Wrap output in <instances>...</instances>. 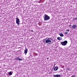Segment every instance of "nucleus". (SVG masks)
I'll return each mask as SVG.
<instances>
[{"label": "nucleus", "mask_w": 77, "mask_h": 77, "mask_svg": "<svg viewBox=\"0 0 77 77\" xmlns=\"http://www.w3.org/2000/svg\"><path fill=\"white\" fill-rule=\"evenodd\" d=\"M67 43H68V42L67 41H65L64 42H61V44L62 45L65 46L66 45Z\"/></svg>", "instance_id": "7ed1b4c3"}, {"label": "nucleus", "mask_w": 77, "mask_h": 77, "mask_svg": "<svg viewBox=\"0 0 77 77\" xmlns=\"http://www.w3.org/2000/svg\"><path fill=\"white\" fill-rule=\"evenodd\" d=\"M51 39V38H48V39H45V40H44V41L45 40V42L46 43H50V42H51V40H50V39Z\"/></svg>", "instance_id": "f03ea898"}, {"label": "nucleus", "mask_w": 77, "mask_h": 77, "mask_svg": "<svg viewBox=\"0 0 77 77\" xmlns=\"http://www.w3.org/2000/svg\"><path fill=\"white\" fill-rule=\"evenodd\" d=\"M9 74L10 75H11L12 74V73L11 72H10Z\"/></svg>", "instance_id": "f8f14e48"}, {"label": "nucleus", "mask_w": 77, "mask_h": 77, "mask_svg": "<svg viewBox=\"0 0 77 77\" xmlns=\"http://www.w3.org/2000/svg\"><path fill=\"white\" fill-rule=\"evenodd\" d=\"M75 20H77V17L76 18H75Z\"/></svg>", "instance_id": "f3484780"}, {"label": "nucleus", "mask_w": 77, "mask_h": 77, "mask_svg": "<svg viewBox=\"0 0 77 77\" xmlns=\"http://www.w3.org/2000/svg\"><path fill=\"white\" fill-rule=\"evenodd\" d=\"M51 40H53V39L51 38Z\"/></svg>", "instance_id": "4be33fe9"}, {"label": "nucleus", "mask_w": 77, "mask_h": 77, "mask_svg": "<svg viewBox=\"0 0 77 77\" xmlns=\"http://www.w3.org/2000/svg\"><path fill=\"white\" fill-rule=\"evenodd\" d=\"M57 69H58V67H56L54 68V71H57Z\"/></svg>", "instance_id": "9d476101"}, {"label": "nucleus", "mask_w": 77, "mask_h": 77, "mask_svg": "<svg viewBox=\"0 0 77 77\" xmlns=\"http://www.w3.org/2000/svg\"><path fill=\"white\" fill-rule=\"evenodd\" d=\"M57 39L59 40V41H60V40H62V38L61 37H58L57 38Z\"/></svg>", "instance_id": "0eeeda50"}, {"label": "nucleus", "mask_w": 77, "mask_h": 77, "mask_svg": "<svg viewBox=\"0 0 77 77\" xmlns=\"http://www.w3.org/2000/svg\"><path fill=\"white\" fill-rule=\"evenodd\" d=\"M27 51H28V49L26 48L25 50H24V53L25 54V55H26V54L27 53Z\"/></svg>", "instance_id": "423d86ee"}, {"label": "nucleus", "mask_w": 77, "mask_h": 77, "mask_svg": "<svg viewBox=\"0 0 77 77\" xmlns=\"http://www.w3.org/2000/svg\"><path fill=\"white\" fill-rule=\"evenodd\" d=\"M47 59H49V57Z\"/></svg>", "instance_id": "412c9836"}, {"label": "nucleus", "mask_w": 77, "mask_h": 77, "mask_svg": "<svg viewBox=\"0 0 77 77\" xmlns=\"http://www.w3.org/2000/svg\"><path fill=\"white\" fill-rule=\"evenodd\" d=\"M76 77V76H75V75H73L71 77Z\"/></svg>", "instance_id": "4468645a"}, {"label": "nucleus", "mask_w": 77, "mask_h": 77, "mask_svg": "<svg viewBox=\"0 0 77 77\" xmlns=\"http://www.w3.org/2000/svg\"><path fill=\"white\" fill-rule=\"evenodd\" d=\"M16 23H17V24L18 26H19V25H20V19H18V17H17L16 18Z\"/></svg>", "instance_id": "20e7f679"}, {"label": "nucleus", "mask_w": 77, "mask_h": 77, "mask_svg": "<svg viewBox=\"0 0 77 77\" xmlns=\"http://www.w3.org/2000/svg\"><path fill=\"white\" fill-rule=\"evenodd\" d=\"M59 35L60 36H61V37H63V34L62 33H60Z\"/></svg>", "instance_id": "9b49d317"}, {"label": "nucleus", "mask_w": 77, "mask_h": 77, "mask_svg": "<svg viewBox=\"0 0 77 77\" xmlns=\"http://www.w3.org/2000/svg\"><path fill=\"white\" fill-rule=\"evenodd\" d=\"M55 65H56V64H54V66H55Z\"/></svg>", "instance_id": "aec40b11"}, {"label": "nucleus", "mask_w": 77, "mask_h": 77, "mask_svg": "<svg viewBox=\"0 0 77 77\" xmlns=\"http://www.w3.org/2000/svg\"><path fill=\"white\" fill-rule=\"evenodd\" d=\"M66 31H68V32H69V29H67Z\"/></svg>", "instance_id": "dca6fc26"}, {"label": "nucleus", "mask_w": 77, "mask_h": 77, "mask_svg": "<svg viewBox=\"0 0 77 77\" xmlns=\"http://www.w3.org/2000/svg\"><path fill=\"white\" fill-rule=\"evenodd\" d=\"M69 27H71V25H69Z\"/></svg>", "instance_id": "a211bd4d"}, {"label": "nucleus", "mask_w": 77, "mask_h": 77, "mask_svg": "<svg viewBox=\"0 0 77 77\" xmlns=\"http://www.w3.org/2000/svg\"><path fill=\"white\" fill-rule=\"evenodd\" d=\"M16 60H23L21 59H20L19 58L16 57L15 59Z\"/></svg>", "instance_id": "1a4fd4ad"}, {"label": "nucleus", "mask_w": 77, "mask_h": 77, "mask_svg": "<svg viewBox=\"0 0 77 77\" xmlns=\"http://www.w3.org/2000/svg\"><path fill=\"white\" fill-rule=\"evenodd\" d=\"M41 1H40L39 2H38V3H40V2H41Z\"/></svg>", "instance_id": "6ab92c4d"}, {"label": "nucleus", "mask_w": 77, "mask_h": 77, "mask_svg": "<svg viewBox=\"0 0 77 77\" xmlns=\"http://www.w3.org/2000/svg\"><path fill=\"white\" fill-rule=\"evenodd\" d=\"M32 32H33V30H31Z\"/></svg>", "instance_id": "5701e85b"}, {"label": "nucleus", "mask_w": 77, "mask_h": 77, "mask_svg": "<svg viewBox=\"0 0 77 77\" xmlns=\"http://www.w3.org/2000/svg\"><path fill=\"white\" fill-rule=\"evenodd\" d=\"M77 25H72V28L73 29H77Z\"/></svg>", "instance_id": "39448f33"}, {"label": "nucleus", "mask_w": 77, "mask_h": 77, "mask_svg": "<svg viewBox=\"0 0 77 77\" xmlns=\"http://www.w3.org/2000/svg\"><path fill=\"white\" fill-rule=\"evenodd\" d=\"M68 32H65V35H68Z\"/></svg>", "instance_id": "ddd939ff"}, {"label": "nucleus", "mask_w": 77, "mask_h": 77, "mask_svg": "<svg viewBox=\"0 0 77 77\" xmlns=\"http://www.w3.org/2000/svg\"><path fill=\"white\" fill-rule=\"evenodd\" d=\"M45 21H48L50 19V17L48 16L46 14H45L44 17H43Z\"/></svg>", "instance_id": "f257e3e1"}, {"label": "nucleus", "mask_w": 77, "mask_h": 77, "mask_svg": "<svg viewBox=\"0 0 77 77\" xmlns=\"http://www.w3.org/2000/svg\"><path fill=\"white\" fill-rule=\"evenodd\" d=\"M48 44H50V43H48Z\"/></svg>", "instance_id": "b1692460"}, {"label": "nucleus", "mask_w": 77, "mask_h": 77, "mask_svg": "<svg viewBox=\"0 0 77 77\" xmlns=\"http://www.w3.org/2000/svg\"><path fill=\"white\" fill-rule=\"evenodd\" d=\"M54 77H60V75H54Z\"/></svg>", "instance_id": "6e6552de"}, {"label": "nucleus", "mask_w": 77, "mask_h": 77, "mask_svg": "<svg viewBox=\"0 0 77 77\" xmlns=\"http://www.w3.org/2000/svg\"><path fill=\"white\" fill-rule=\"evenodd\" d=\"M38 24L39 25H41V24H42V23L41 22H40Z\"/></svg>", "instance_id": "2eb2a0df"}]
</instances>
